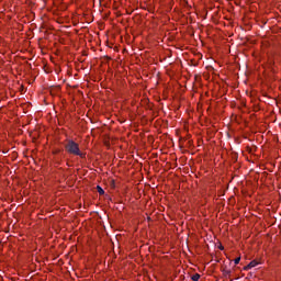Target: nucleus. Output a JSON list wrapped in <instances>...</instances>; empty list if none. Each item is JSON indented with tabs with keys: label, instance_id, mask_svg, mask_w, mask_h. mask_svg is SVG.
<instances>
[{
	"label": "nucleus",
	"instance_id": "1",
	"mask_svg": "<svg viewBox=\"0 0 281 281\" xmlns=\"http://www.w3.org/2000/svg\"><path fill=\"white\" fill-rule=\"evenodd\" d=\"M65 150L66 153H68V155H75V157H80L81 159H85V157H87V154L80 150V145L74 139L67 140V143L65 144Z\"/></svg>",
	"mask_w": 281,
	"mask_h": 281
},
{
	"label": "nucleus",
	"instance_id": "2",
	"mask_svg": "<svg viewBox=\"0 0 281 281\" xmlns=\"http://www.w3.org/2000/svg\"><path fill=\"white\" fill-rule=\"evenodd\" d=\"M254 267H258V261H250L246 267H244V271H249V269H254Z\"/></svg>",
	"mask_w": 281,
	"mask_h": 281
},
{
	"label": "nucleus",
	"instance_id": "3",
	"mask_svg": "<svg viewBox=\"0 0 281 281\" xmlns=\"http://www.w3.org/2000/svg\"><path fill=\"white\" fill-rule=\"evenodd\" d=\"M191 279H192L193 281H199V280H201V274L195 273V274H193V276L191 277Z\"/></svg>",
	"mask_w": 281,
	"mask_h": 281
},
{
	"label": "nucleus",
	"instance_id": "4",
	"mask_svg": "<svg viewBox=\"0 0 281 281\" xmlns=\"http://www.w3.org/2000/svg\"><path fill=\"white\" fill-rule=\"evenodd\" d=\"M97 192L102 195V194H104V189H102V187L98 186Z\"/></svg>",
	"mask_w": 281,
	"mask_h": 281
},
{
	"label": "nucleus",
	"instance_id": "5",
	"mask_svg": "<svg viewBox=\"0 0 281 281\" xmlns=\"http://www.w3.org/2000/svg\"><path fill=\"white\" fill-rule=\"evenodd\" d=\"M222 271L224 276H232V270L223 269Z\"/></svg>",
	"mask_w": 281,
	"mask_h": 281
},
{
	"label": "nucleus",
	"instance_id": "6",
	"mask_svg": "<svg viewBox=\"0 0 281 281\" xmlns=\"http://www.w3.org/2000/svg\"><path fill=\"white\" fill-rule=\"evenodd\" d=\"M234 263H235V265H239V263H240V257H237V258L234 260Z\"/></svg>",
	"mask_w": 281,
	"mask_h": 281
},
{
	"label": "nucleus",
	"instance_id": "7",
	"mask_svg": "<svg viewBox=\"0 0 281 281\" xmlns=\"http://www.w3.org/2000/svg\"><path fill=\"white\" fill-rule=\"evenodd\" d=\"M220 249H224L223 246H221Z\"/></svg>",
	"mask_w": 281,
	"mask_h": 281
}]
</instances>
